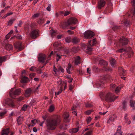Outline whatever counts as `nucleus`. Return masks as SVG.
Wrapping results in <instances>:
<instances>
[{
    "instance_id": "nucleus-1",
    "label": "nucleus",
    "mask_w": 135,
    "mask_h": 135,
    "mask_svg": "<svg viewBox=\"0 0 135 135\" xmlns=\"http://www.w3.org/2000/svg\"><path fill=\"white\" fill-rule=\"evenodd\" d=\"M60 121V118L57 116L53 118L47 119L46 122L47 129L51 130L54 129L55 128V126L57 125L58 123Z\"/></svg>"
},
{
    "instance_id": "nucleus-2",
    "label": "nucleus",
    "mask_w": 135,
    "mask_h": 135,
    "mask_svg": "<svg viewBox=\"0 0 135 135\" xmlns=\"http://www.w3.org/2000/svg\"><path fill=\"white\" fill-rule=\"evenodd\" d=\"M99 96L102 100L105 99V100L108 102H114L118 97H115L113 94L110 93H106L104 97L103 93H101Z\"/></svg>"
},
{
    "instance_id": "nucleus-3",
    "label": "nucleus",
    "mask_w": 135,
    "mask_h": 135,
    "mask_svg": "<svg viewBox=\"0 0 135 135\" xmlns=\"http://www.w3.org/2000/svg\"><path fill=\"white\" fill-rule=\"evenodd\" d=\"M77 22V20L76 18L72 17L70 18L67 22L64 23L63 24H61V26L62 28L65 29L68 26L73 24H75Z\"/></svg>"
},
{
    "instance_id": "nucleus-4",
    "label": "nucleus",
    "mask_w": 135,
    "mask_h": 135,
    "mask_svg": "<svg viewBox=\"0 0 135 135\" xmlns=\"http://www.w3.org/2000/svg\"><path fill=\"white\" fill-rule=\"evenodd\" d=\"M21 93L20 90L19 89H16L13 88L11 89L9 92L10 97L12 98H15L16 96L17 95Z\"/></svg>"
},
{
    "instance_id": "nucleus-5",
    "label": "nucleus",
    "mask_w": 135,
    "mask_h": 135,
    "mask_svg": "<svg viewBox=\"0 0 135 135\" xmlns=\"http://www.w3.org/2000/svg\"><path fill=\"white\" fill-rule=\"evenodd\" d=\"M94 35V33L91 31H86L84 33V37L85 38L90 39L93 37Z\"/></svg>"
},
{
    "instance_id": "nucleus-6",
    "label": "nucleus",
    "mask_w": 135,
    "mask_h": 135,
    "mask_svg": "<svg viewBox=\"0 0 135 135\" xmlns=\"http://www.w3.org/2000/svg\"><path fill=\"white\" fill-rule=\"evenodd\" d=\"M91 40H90L88 42V44L87 49V50H88L90 51L92 50L93 49L92 48V47L94 46L95 44L96 43V39H94L92 40V41L93 43L92 45L91 44Z\"/></svg>"
},
{
    "instance_id": "nucleus-7",
    "label": "nucleus",
    "mask_w": 135,
    "mask_h": 135,
    "mask_svg": "<svg viewBox=\"0 0 135 135\" xmlns=\"http://www.w3.org/2000/svg\"><path fill=\"white\" fill-rule=\"evenodd\" d=\"M39 34L38 31V30H35L31 32L30 36L32 38L35 39L37 37Z\"/></svg>"
},
{
    "instance_id": "nucleus-8",
    "label": "nucleus",
    "mask_w": 135,
    "mask_h": 135,
    "mask_svg": "<svg viewBox=\"0 0 135 135\" xmlns=\"http://www.w3.org/2000/svg\"><path fill=\"white\" fill-rule=\"evenodd\" d=\"M106 2L105 0H100L99 1L98 4V7L99 9H101L105 5Z\"/></svg>"
},
{
    "instance_id": "nucleus-9",
    "label": "nucleus",
    "mask_w": 135,
    "mask_h": 135,
    "mask_svg": "<svg viewBox=\"0 0 135 135\" xmlns=\"http://www.w3.org/2000/svg\"><path fill=\"white\" fill-rule=\"evenodd\" d=\"M119 42L122 45H125L128 44V40L127 38L123 37L120 39Z\"/></svg>"
},
{
    "instance_id": "nucleus-10",
    "label": "nucleus",
    "mask_w": 135,
    "mask_h": 135,
    "mask_svg": "<svg viewBox=\"0 0 135 135\" xmlns=\"http://www.w3.org/2000/svg\"><path fill=\"white\" fill-rule=\"evenodd\" d=\"M116 118L117 117L115 114L109 116V119L107 121V123H109L111 122H114Z\"/></svg>"
},
{
    "instance_id": "nucleus-11",
    "label": "nucleus",
    "mask_w": 135,
    "mask_h": 135,
    "mask_svg": "<svg viewBox=\"0 0 135 135\" xmlns=\"http://www.w3.org/2000/svg\"><path fill=\"white\" fill-rule=\"evenodd\" d=\"M9 132V128H7L3 130L1 132V135H8Z\"/></svg>"
},
{
    "instance_id": "nucleus-12",
    "label": "nucleus",
    "mask_w": 135,
    "mask_h": 135,
    "mask_svg": "<svg viewBox=\"0 0 135 135\" xmlns=\"http://www.w3.org/2000/svg\"><path fill=\"white\" fill-rule=\"evenodd\" d=\"M32 92L31 88H29L26 89L25 91V95L26 97H28L30 95Z\"/></svg>"
},
{
    "instance_id": "nucleus-13",
    "label": "nucleus",
    "mask_w": 135,
    "mask_h": 135,
    "mask_svg": "<svg viewBox=\"0 0 135 135\" xmlns=\"http://www.w3.org/2000/svg\"><path fill=\"white\" fill-rule=\"evenodd\" d=\"M117 52H128V54H129V53L132 52L131 49V48L129 49V50L127 49L125 50L123 49H121L117 50Z\"/></svg>"
},
{
    "instance_id": "nucleus-14",
    "label": "nucleus",
    "mask_w": 135,
    "mask_h": 135,
    "mask_svg": "<svg viewBox=\"0 0 135 135\" xmlns=\"http://www.w3.org/2000/svg\"><path fill=\"white\" fill-rule=\"evenodd\" d=\"M46 57V56L44 54L38 57L39 61L42 63H44Z\"/></svg>"
},
{
    "instance_id": "nucleus-15",
    "label": "nucleus",
    "mask_w": 135,
    "mask_h": 135,
    "mask_svg": "<svg viewBox=\"0 0 135 135\" xmlns=\"http://www.w3.org/2000/svg\"><path fill=\"white\" fill-rule=\"evenodd\" d=\"M69 117V114L68 112H65L64 114V119L65 122H69V120L68 119V118Z\"/></svg>"
},
{
    "instance_id": "nucleus-16",
    "label": "nucleus",
    "mask_w": 135,
    "mask_h": 135,
    "mask_svg": "<svg viewBox=\"0 0 135 135\" xmlns=\"http://www.w3.org/2000/svg\"><path fill=\"white\" fill-rule=\"evenodd\" d=\"M28 80L29 79L27 77L25 76L22 78L21 82L22 83H27Z\"/></svg>"
},
{
    "instance_id": "nucleus-17",
    "label": "nucleus",
    "mask_w": 135,
    "mask_h": 135,
    "mask_svg": "<svg viewBox=\"0 0 135 135\" xmlns=\"http://www.w3.org/2000/svg\"><path fill=\"white\" fill-rule=\"evenodd\" d=\"M110 64L113 67H114L116 64V60L114 59L111 58L110 60Z\"/></svg>"
},
{
    "instance_id": "nucleus-18",
    "label": "nucleus",
    "mask_w": 135,
    "mask_h": 135,
    "mask_svg": "<svg viewBox=\"0 0 135 135\" xmlns=\"http://www.w3.org/2000/svg\"><path fill=\"white\" fill-rule=\"evenodd\" d=\"M80 41V40L79 38L75 37L73 38L71 42L74 44H76Z\"/></svg>"
},
{
    "instance_id": "nucleus-19",
    "label": "nucleus",
    "mask_w": 135,
    "mask_h": 135,
    "mask_svg": "<svg viewBox=\"0 0 135 135\" xmlns=\"http://www.w3.org/2000/svg\"><path fill=\"white\" fill-rule=\"evenodd\" d=\"M22 44L21 42H17L14 45V46L17 49H18L20 50H21Z\"/></svg>"
},
{
    "instance_id": "nucleus-20",
    "label": "nucleus",
    "mask_w": 135,
    "mask_h": 135,
    "mask_svg": "<svg viewBox=\"0 0 135 135\" xmlns=\"http://www.w3.org/2000/svg\"><path fill=\"white\" fill-rule=\"evenodd\" d=\"M5 48L8 50H12L13 47L12 45L10 44H7L5 46Z\"/></svg>"
},
{
    "instance_id": "nucleus-21",
    "label": "nucleus",
    "mask_w": 135,
    "mask_h": 135,
    "mask_svg": "<svg viewBox=\"0 0 135 135\" xmlns=\"http://www.w3.org/2000/svg\"><path fill=\"white\" fill-rule=\"evenodd\" d=\"M80 57L79 56H77L75 59V64L76 65H78L80 63Z\"/></svg>"
},
{
    "instance_id": "nucleus-22",
    "label": "nucleus",
    "mask_w": 135,
    "mask_h": 135,
    "mask_svg": "<svg viewBox=\"0 0 135 135\" xmlns=\"http://www.w3.org/2000/svg\"><path fill=\"white\" fill-rule=\"evenodd\" d=\"M72 66L70 63H69L68 64V67L66 69L67 72L68 74H70V70Z\"/></svg>"
},
{
    "instance_id": "nucleus-23",
    "label": "nucleus",
    "mask_w": 135,
    "mask_h": 135,
    "mask_svg": "<svg viewBox=\"0 0 135 135\" xmlns=\"http://www.w3.org/2000/svg\"><path fill=\"white\" fill-rule=\"evenodd\" d=\"M122 87V86L121 85H119L118 87H116L115 90V93H118L119 92Z\"/></svg>"
},
{
    "instance_id": "nucleus-24",
    "label": "nucleus",
    "mask_w": 135,
    "mask_h": 135,
    "mask_svg": "<svg viewBox=\"0 0 135 135\" xmlns=\"http://www.w3.org/2000/svg\"><path fill=\"white\" fill-rule=\"evenodd\" d=\"M135 104V101L133 100H131L130 101V104L131 107L133 108V110H135V108L134 107V105Z\"/></svg>"
},
{
    "instance_id": "nucleus-25",
    "label": "nucleus",
    "mask_w": 135,
    "mask_h": 135,
    "mask_svg": "<svg viewBox=\"0 0 135 135\" xmlns=\"http://www.w3.org/2000/svg\"><path fill=\"white\" fill-rule=\"evenodd\" d=\"M119 70L120 73H122V74L123 75H125L126 74V71L122 68H119Z\"/></svg>"
},
{
    "instance_id": "nucleus-26",
    "label": "nucleus",
    "mask_w": 135,
    "mask_h": 135,
    "mask_svg": "<svg viewBox=\"0 0 135 135\" xmlns=\"http://www.w3.org/2000/svg\"><path fill=\"white\" fill-rule=\"evenodd\" d=\"M121 126H119L117 129V133H118L119 135H122V132L121 131Z\"/></svg>"
},
{
    "instance_id": "nucleus-27",
    "label": "nucleus",
    "mask_w": 135,
    "mask_h": 135,
    "mask_svg": "<svg viewBox=\"0 0 135 135\" xmlns=\"http://www.w3.org/2000/svg\"><path fill=\"white\" fill-rule=\"evenodd\" d=\"M127 105L126 102H124L122 103V109L125 110L127 109Z\"/></svg>"
},
{
    "instance_id": "nucleus-28",
    "label": "nucleus",
    "mask_w": 135,
    "mask_h": 135,
    "mask_svg": "<svg viewBox=\"0 0 135 135\" xmlns=\"http://www.w3.org/2000/svg\"><path fill=\"white\" fill-rule=\"evenodd\" d=\"M99 63L101 65H108V63L103 59L101 60L100 61Z\"/></svg>"
},
{
    "instance_id": "nucleus-29",
    "label": "nucleus",
    "mask_w": 135,
    "mask_h": 135,
    "mask_svg": "<svg viewBox=\"0 0 135 135\" xmlns=\"http://www.w3.org/2000/svg\"><path fill=\"white\" fill-rule=\"evenodd\" d=\"M79 131V129L78 128H73L71 130H70L69 131L70 132L73 133H76Z\"/></svg>"
},
{
    "instance_id": "nucleus-30",
    "label": "nucleus",
    "mask_w": 135,
    "mask_h": 135,
    "mask_svg": "<svg viewBox=\"0 0 135 135\" xmlns=\"http://www.w3.org/2000/svg\"><path fill=\"white\" fill-rule=\"evenodd\" d=\"M9 100V102L6 103V104H8L9 106L13 107L14 106V105L13 101L11 100Z\"/></svg>"
},
{
    "instance_id": "nucleus-31",
    "label": "nucleus",
    "mask_w": 135,
    "mask_h": 135,
    "mask_svg": "<svg viewBox=\"0 0 135 135\" xmlns=\"http://www.w3.org/2000/svg\"><path fill=\"white\" fill-rule=\"evenodd\" d=\"M57 83H58V84L59 85V86H60V87L61 86V87H62V86L63 84V83H62V81L60 79H59L57 81Z\"/></svg>"
},
{
    "instance_id": "nucleus-32",
    "label": "nucleus",
    "mask_w": 135,
    "mask_h": 135,
    "mask_svg": "<svg viewBox=\"0 0 135 135\" xmlns=\"http://www.w3.org/2000/svg\"><path fill=\"white\" fill-rule=\"evenodd\" d=\"M55 109V107L53 105H51L49 107V111L50 112H53Z\"/></svg>"
},
{
    "instance_id": "nucleus-33",
    "label": "nucleus",
    "mask_w": 135,
    "mask_h": 135,
    "mask_svg": "<svg viewBox=\"0 0 135 135\" xmlns=\"http://www.w3.org/2000/svg\"><path fill=\"white\" fill-rule=\"evenodd\" d=\"M61 44L59 42H55L53 45V46L55 47H56L61 45Z\"/></svg>"
},
{
    "instance_id": "nucleus-34",
    "label": "nucleus",
    "mask_w": 135,
    "mask_h": 135,
    "mask_svg": "<svg viewBox=\"0 0 135 135\" xmlns=\"http://www.w3.org/2000/svg\"><path fill=\"white\" fill-rule=\"evenodd\" d=\"M23 119V118L22 117H19L17 119V121L18 123L19 124H21V121Z\"/></svg>"
},
{
    "instance_id": "nucleus-35",
    "label": "nucleus",
    "mask_w": 135,
    "mask_h": 135,
    "mask_svg": "<svg viewBox=\"0 0 135 135\" xmlns=\"http://www.w3.org/2000/svg\"><path fill=\"white\" fill-rule=\"evenodd\" d=\"M68 127L66 124H63L60 126V128L61 129H63L64 130L66 129Z\"/></svg>"
},
{
    "instance_id": "nucleus-36",
    "label": "nucleus",
    "mask_w": 135,
    "mask_h": 135,
    "mask_svg": "<svg viewBox=\"0 0 135 135\" xmlns=\"http://www.w3.org/2000/svg\"><path fill=\"white\" fill-rule=\"evenodd\" d=\"M6 60V58L5 56L3 57H0V63H2L3 61H5Z\"/></svg>"
},
{
    "instance_id": "nucleus-37",
    "label": "nucleus",
    "mask_w": 135,
    "mask_h": 135,
    "mask_svg": "<svg viewBox=\"0 0 135 135\" xmlns=\"http://www.w3.org/2000/svg\"><path fill=\"white\" fill-rule=\"evenodd\" d=\"M57 72H60L61 71L62 73H64V70L61 67L59 66L58 67V70H57Z\"/></svg>"
},
{
    "instance_id": "nucleus-38",
    "label": "nucleus",
    "mask_w": 135,
    "mask_h": 135,
    "mask_svg": "<svg viewBox=\"0 0 135 135\" xmlns=\"http://www.w3.org/2000/svg\"><path fill=\"white\" fill-rule=\"evenodd\" d=\"M71 40L70 37H68L65 38V41L68 43H69Z\"/></svg>"
},
{
    "instance_id": "nucleus-39",
    "label": "nucleus",
    "mask_w": 135,
    "mask_h": 135,
    "mask_svg": "<svg viewBox=\"0 0 135 135\" xmlns=\"http://www.w3.org/2000/svg\"><path fill=\"white\" fill-rule=\"evenodd\" d=\"M132 2L133 4V6L134 7V8L133 13V15L135 16V0H132Z\"/></svg>"
},
{
    "instance_id": "nucleus-40",
    "label": "nucleus",
    "mask_w": 135,
    "mask_h": 135,
    "mask_svg": "<svg viewBox=\"0 0 135 135\" xmlns=\"http://www.w3.org/2000/svg\"><path fill=\"white\" fill-rule=\"evenodd\" d=\"M37 122V120L36 119L32 120H31V122L32 124V126H34Z\"/></svg>"
},
{
    "instance_id": "nucleus-41",
    "label": "nucleus",
    "mask_w": 135,
    "mask_h": 135,
    "mask_svg": "<svg viewBox=\"0 0 135 135\" xmlns=\"http://www.w3.org/2000/svg\"><path fill=\"white\" fill-rule=\"evenodd\" d=\"M62 91V88L61 86L60 87V90H59L57 92V93L55 92V95H58L60 94Z\"/></svg>"
},
{
    "instance_id": "nucleus-42",
    "label": "nucleus",
    "mask_w": 135,
    "mask_h": 135,
    "mask_svg": "<svg viewBox=\"0 0 135 135\" xmlns=\"http://www.w3.org/2000/svg\"><path fill=\"white\" fill-rule=\"evenodd\" d=\"M120 28V26L115 25L114 26L113 28V29L115 31L118 29H119Z\"/></svg>"
},
{
    "instance_id": "nucleus-43",
    "label": "nucleus",
    "mask_w": 135,
    "mask_h": 135,
    "mask_svg": "<svg viewBox=\"0 0 135 135\" xmlns=\"http://www.w3.org/2000/svg\"><path fill=\"white\" fill-rule=\"evenodd\" d=\"M116 86L115 84H111L110 85V88L111 90H113L115 88Z\"/></svg>"
},
{
    "instance_id": "nucleus-44",
    "label": "nucleus",
    "mask_w": 135,
    "mask_h": 135,
    "mask_svg": "<svg viewBox=\"0 0 135 135\" xmlns=\"http://www.w3.org/2000/svg\"><path fill=\"white\" fill-rule=\"evenodd\" d=\"M15 21V19L10 20L8 22V25L11 26Z\"/></svg>"
},
{
    "instance_id": "nucleus-45",
    "label": "nucleus",
    "mask_w": 135,
    "mask_h": 135,
    "mask_svg": "<svg viewBox=\"0 0 135 135\" xmlns=\"http://www.w3.org/2000/svg\"><path fill=\"white\" fill-rule=\"evenodd\" d=\"M27 105H23V107L22 108L21 110L23 111H25L27 109Z\"/></svg>"
},
{
    "instance_id": "nucleus-46",
    "label": "nucleus",
    "mask_w": 135,
    "mask_h": 135,
    "mask_svg": "<svg viewBox=\"0 0 135 135\" xmlns=\"http://www.w3.org/2000/svg\"><path fill=\"white\" fill-rule=\"evenodd\" d=\"M92 131H88L84 135H90L92 134Z\"/></svg>"
},
{
    "instance_id": "nucleus-47",
    "label": "nucleus",
    "mask_w": 135,
    "mask_h": 135,
    "mask_svg": "<svg viewBox=\"0 0 135 135\" xmlns=\"http://www.w3.org/2000/svg\"><path fill=\"white\" fill-rule=\"evenodd\" d=\"M72 50L75 53L78 51V49L76 47H74L72 49Z\"/></svg>"
},
{
    "instance_id": "nucleus-48",
    "label": "nucleus",
    "mask_w": 135,
    "mask_h": 135,
    "mask_svg": "<svg viewBox=\"0 0 135 135\" xmlns=\"http://www.w3.org/2000/svg\"><path fill=\"white\" fill-rule=\"evenodd\" d=\"M85 105L87 107H91L93 106V105L92 104L88 103L86 104Z\"/></svg>"
},
{
    "instance_id": "nucleus-49",
    "label": "nucleus",
    "mask_w": 135,
    "mask_h": 135,
    "mask_svg": "<svg viewBox=\"0 0 135 135\" xmlns=\"http://www.w3.org/2000/svg\"><path fill=\"white\" fill-rule=\"evenodd\" d=\"M129 118L127 119H124L126 123H127L128 124H129L131 123V121L130 120L128 121Z\"/></svg>"
},
{
    "instance_id": "nucleus-50",
    "label": "nucleus",
    "mask_w": 135,
    "mask_h": 135,
    "mask_svg": "<svg viewBox=\"0 0 135 135\" xmlns=\"http://www.w3.org/2000/svg\"><path fill=\"white\" fill-rule=\"evenodd\" d=\"M51 5L49 4L48 7L46 9L49 11H51Z\"/></svg>"
},
{
    "instance_id": "nucleus-51",
    "label": "nucleus",
    "mask_w": 135,
    "mask_h": 135,
    "mask_svg": "<svg viewBox=\"0 0 135 135\" xmlns=\"http://www.w3.org/2000/svg\"><path fill=\"white\" fill-rule=\"evenodd\" d=\"M91 117H89L86 119V121L88 123H89L91 120Z\"/></svg>"
},
{
    "instance_id": "nucleus-52",
    "label": "nucleus",
    "mask_w": 135,
    "mask_h": 135,
    "mask_svg": "<svg viewBox=\"0 0 135 135\" xmlns=\"http://www.w3.org/2000/svg\"><path fill=\"white\" fill-rule=\"evenodd\" d=\"M39 14L38 13L35 14L32 16V17L33 18H35L36 17H37L39 16Z\"/></svg>"
},
{
    "instance_id": "nucleus-53",
    "label": "nucleus",
    "mask_w": 135,
    "mask_h": 135,
    "mask_svg": "<svg viewBox=\"0 0 135 135\" xmlns=\"http://www.w3.org/2000/svg\"><path fill=\"white\" fill-rule=\"evenodd\" d=\"M13 13L12 12H10L7 13L6 16H4L3 17L4 18L6 17L7 16L12 14Z\"/></svg>"
},
{
    "instance_id": "nucleus-54",
    "label": "nucleus",
    "mask_w": 135,
    "mask_h": 135,
    "mask_svg": "<svg viewBox=\"0 0 135 135\" xmlns=\"http://www.w3.org/2000/svg\"><path fill=\"white\" fill-rule=\"evenodd\" d=\"M106 79V77H104V78H103V79H101L100 80V82L101 83H104V80H105V79Z\"/></svg>"
},
{
    "instance_id": "nucleus-55",
    "label": "nucleus",
    "mask_w": 135,
    "mask_h": 135,
    "mask_svg": "<svg viewBox=\"0 0 135 135\" xmlns=\"http://www.w3.org/2000/svg\"><path fill=\"white\" fill-rule=\"evenodd\" d=\"M51 35L52 37L54 36L55 35L56 32L55 31H52L50 32Z\"/></svg>"
},
{
    "instance_id": "nucleus-56",
    "label": "nucleus",
    "mask_w": 135,
    "mask_h": 135,
    "mask_svg": "<svg viewBox=\"0 0 135 135\" xmlns=\"http://www.w3.org/2000/svg\"><path fill=\"white\" fill-rule=\"evenodd\" d=\"M36 68L34 66H32L31 67L30 69L31 71H33Z\"/></svg>"
},
{
    "instance_id": "nucleus-57",
    "label": "nucleus",
    "mask_w": 135,
    "mask_h": 135,
    "mask_svg": "<svg viewBox=\"0 0 135 135\" xmlns=\"http://www.w3.org/2000/svg\"><path fill=\"white\" fill-rule=\"evenodd\" d=\"M6 8H5L4 9L2 10L0 12V15H3L2 14V13L5 11L6 10Z\"/></svg>"
},
{
    "instance_id": "nucleus-58",
    "label": "nucleus",
    "mask_w": 135,
    "mask_h": 135,
    "mask_svg": "<svg viewBox=\"0 0 135 135\" xmlns=\"http://www.w3.org/2000/svg\"><path fill=\"white\" fill-rule=\"evenodd\" d=\"M58 70V68L57 69L54 66V72L56 74H57V70Z\"/></svg>"
},
{
    "instance_id": "nucleus-59",
    "label": "nucleus",
    "mask_w": 135,
    "mask_h": 135,
    "mask_svg": "<svg viewBox=\"0 0 135 135\" xmlns=\"http://www.w3.org/2000/svg\"><path fill=\"white\" fill-rule=\"evenodd\" d=\"M124 24L125 25L127 26L129 25V22L128 21H127L124 22Z\"/></svg>"
},
{
    "instance_id": "nucleus-60",
    "label": "nucleus",
    "mask_w": 135,
    "mask_h": 135,
    "mask_svg": "<svg viewBox=\"0 0 135 135\" xmlns=\"http://www.w3.org/2000/svg\"><path fill=\"white\" fill-rule=\"evenodd\" d=\"M91 112V110H88L86 111L85 112V113L87 115H89L90 114Z\"/></svg>"
},
{
    "instance_id": "nucleus-61",
    "label": "nucleus",
    "mask_w": 135,
    "mask_h": 135,
    "mask_svg": "<svg viewBox=\"0 0 135 135\" xmlns=\"http://www.w3.org/2000/svg\"><path fill=\"white\" fill-rule=\"evenodd\" d=\"M67 32L69 34H71L74 33V32L70 30H68L67 31Z\"/></svg>"
},
{
    "instance_id": "nucleus-62",
    "label": "nucleus",
    "mask_w": 135,
    "mask_h": 135,
    "mask_svg": "<svg viewBox=\"0 0 135 135\" xmlns=\"http://www.w3.org/2000/svg\"><path fill=\"white\" fill-rule=\"evenodd\" d=\"M53 51H51V52L50 55H49L48 56V60H50L49 58L50 57L51 55H52L53 54Z\"/></svg>"
},
{
    "instance_id": "nucleus-63",
    "label": "nucleus",
    "mask_w": 135,
    "mask_h": 135,
    "mask_svg": "<svg viewBox=\"0 0 135 135\" xmlns=\"http://www.w3.org/2000/svg\"><path fill=\"white\" fill-rule=\"evenodd\" d=\"M70 14V12L69 11L66 12L64 14V15L65 16H66Z\"/></svg>"
},
{
    "instance_id": "nucleus-64",
    "label": "nucleus",
    "mask_w": 135,
    "mask_h": 135,
    "mask_svg": "<svg viewBox=\"0 0 135 135\" xmlns=\"http://www.w3.org/2000/svg\"><path fill=\"white\" fill-rule=\"evenodd\" d=\"M108 112V111H107L106 112H104L103 113H102L101 112H99V114L101 115H104V114H105L106 113H107V112Z\"/></svg>"
}]
</instances>
